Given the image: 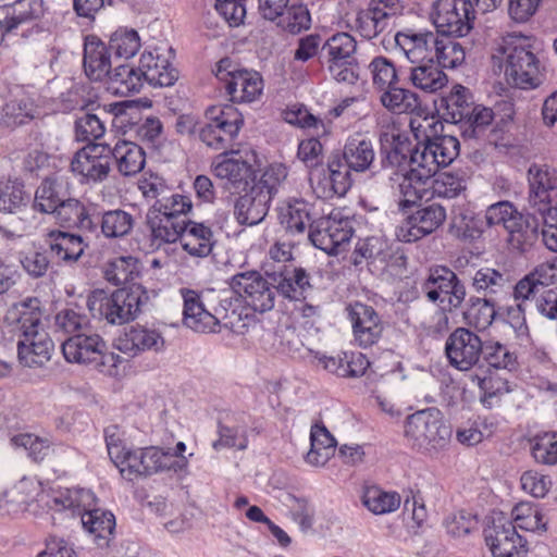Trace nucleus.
<instances>
[{"label":"nucleus","mask_w":557,"mask_h":557,"mask_svg":"<svg viewBox=\"0 0 557 557\" xmlns=\"http://www.w3.org/2000/svg\"><path fill=\"white\" fill-rule=\"evenodd\" d=\"M391 255V248L387 242L377 236H369L360 238L352 251V264L358 267L366 262L368 265L376 262L383 263L387 261Z\"/></svg>","instance_id":"45"},{"label":"nucleus","mask_w":557,"mask_h":557,"mask_svg":"<svg viewBox=\"0 0 557 557\" xmlns=\"http://www.w3.org/2000/svg\"><path fill=\"white\" fill-rule=\"evenodd\" d=\"M410 81L413 86L426 92H436L448 82L446 74L434 63L432 58L418 66L411 67Z\"/></svg>","instance_id":"49"},{"label":"nucleus","mask_w":557,"mask_h":557,"mask_svg":"<svg viewBox=\"0 0 557 557\" xmlns=\"http://www.w3.org/2000/svg\"><path fill=\"white\" fill-rule=\"evenodd\" d=\"M433 40V32H414L408 29L399 32L395 36L397 46L401 48L406 57L412 62L426 59L425 42Z\"/></svg>","instance_id":"53"},{"label":"nucleus","mask_w":557,"mask_h":557,"mask_svg":"<svg viewBox=\"0 0 557 557\" xmlns=\"http://www.w3.org/2000/svg\"><path fill=\"white\" fill-rule=\"evenodd\" d=\"M141 268L143 264L136 257H117L107 263L104 278L116 286L129 284L140 275Z\"/></svg>","instance_id":"48"},{"label":"nucleus","mask_w":557,"mask_h":557,"mask_svg":"<svg viewBox=\"0 0 557 557\" xmlns=\"http://www.w3.org/2000/svg\"><path fill=\"white\" fill-rule=\"evenodd\" d=\"M114 55L100 38L87 35L84 40L83 65L90 81L102 82L111 74L112 66L116 65Z\"/></svg>","instance_id":"19"},{"label":"nucleus","mask_w":557,"mask_h":557,"mask_svg":"<svg viewBox=\"0 0 557 557\" xmlns=\"http://www.w3.org/2000/svg\"><path fill=\"white\" fill-rule=\"evenodd\" d=\"M515 521L517 524L509 520H498L484 529V540L493 557H513L515 554L528 553L527 540L517 532V527L524 530L532 527L523 523L524 518L520 515H516Z\"/></svg>","instance_id":"8"},{"label":"nucleus","mask_w":557,"mask_h":557,"mask_svg":"<svg viewBox=\"0 0 557 557\" xmlns=\"http://www.w3.org/2000/svg\"><path fill=\"white\" fill-rule=\"evenodd\" d=\"M184 298L183 322L198 333H215L220 320L205 308L200 295L193 289H182Z\"/></svg>","instance_id":"26"},{"label":"nucleus","mask_w":557,"mask_h":557,"mask_svg":"<svg viewBox=\"0 0 557 557\" xmlns=\"http://www.w3.org/2000/svg\"><path fill=\"white\" fill-rule=\"evenodd\" d=\"M61 348L66 361L89 366L100 349H107V344L98 334L77 333L65 339Z\"/></svg>","instance_id":"28"},{"label":"nucleus","mask_w":557,"mask_h":557,"mask_svg":"<svg viewBox=\"0 0 557 557\" xmlns=\"http://www.w3.org/2000/svg\"><path fill=\"white\" fill-rule=\"evenodd\" d=\"M481 358L487 367V371L491 370H507L513 371L518 367V357L515 351H511L509 347L497 341L483 342Z\"/></svg>","instance_id":"47"},{"label":"nucleus","mask_w":557,"mask_h":557,"mask_svg":"<svg viewBox=\"0 0 557 557\" xmlns=\"http://www.w3.org/2000/svg\"><path fill=\"white\" fill-rule=\"evenodd\" d=\"M48 250L66 264L77 262L88 245L81 235L61 230H51L45 236Z\"/></svg>","instance_id":"27"},{"label":"nucleus","mask_w":557,"mask_h":557,"mask_svg":"<svg viewBox=\"0 0 557 557\" xmlns=\"http://www.w3.org/2000/svg\"><path fill=\"white\" fill-rule=\"evenodd\" d=\"M29 196L24 184L17 180L0 182V211L16 213L27 206Z\"/></svg>","instance_id":"59"},{"label":"nucleus","mask_w":557,"mask_h":557,"mask_svg":"<svg viewBox=\"0 0 557 557\" xmlns=\"http://www.w3.org/2000/svg\"><path fill=\"white\" fill-rule=\"evenodd\" d=\"M164 347L165 341L158 330L139 324L131 326L117 341V349L132 357L145 351L160 352Z\"/></svg>","instance_id":"25"},{"label":"nucleus","mask_w":557,"mask_h":557,"mask_svg":"<svg viewBox=\"0 0 557 557\" xmlns=\"http://www.w3.org/2000/svg\"><path fill=\"white\" fill-rule=\"evenodd\" d=\"M529 203L537 213L552 207L553 194L557 195V171L547 165L532 164L528 170Z\"/></svg>","instance_id":"15"},{"label":"nucleus","mask_w":557,"mask_h":557,"mask_svg":"<svg viewBox=\"0 0 557 557\" xmlns=\"http://www.w3.org/2000/svg\"><path fill=\"white\" fill-rule=\"evenodd\" d=\"M112 154L108 144L89 143L74 154L71 170L86 182H103L111 171Z\"/></svg>","instance_id":"10"},{"label":"nucleus","mask_w":557,"mask_h":557,"mask_svg":"<svg viewBox=\"0 0 557 557\" xmlns=\"http://www.w3.org/2000/svg\"><path fill=\"white\" fill-rule=\"evenodd\" d=\"M140 48V38L135 29H119L114 32L109 40L114 61L120 59H129L136 54Z\"/></svg>","instance_id":"62"},{"label":"nucleus","mask_w":557,"mask_h":557,"mask_svg":"<svg viewBox=\"0 0 557 557\" xmlns=\"http://www.w3.org/2000/svg\"><path fill=\"white\" fill-rule=\"evenodd\" d=\"M372 85L379 92L401 82L395 64L386 57H375L369 64Z\"/></svg>","instance_id":"60"},{"label":"nucleus","mask_w":557,"mask_h":557,"mask_svg":"<svg viewBox=\"0 0 557 557\" xmlns=\"http://www.w3.org/2000/svg\"><path fill=\"white\" fill-rule=\"evenodd\" d=\"M149 295L141 284L117 288L112 293L94 289L87 297V308L94 318L111 325H123L138 318Z\"/></svg>","instance_id":"1"},{"label":"nucleus","mask_w":557,"mask_h":557,"mask_svg":"<svg viewBox=\"0 0 557 557\" xmlns=\"http://www.w3.org/2000/svg\"><path fill=\"white\" fill-rule=\"evenodd\" d=\"M341 156L355 172L362 173L371 171L372 174L379 172L374 164L375 151L370 139L360 137L349 138Z\"/></svg>","instance_id":"38"},{"label":"nucleus","mask_w":557,"mask_h":557,"mask_svg":"<svg viewBox=\"0 0 557 557\" xmlns=\"http://www.w3.org/2000/svg\"><path fill=\"white\" fill-rule=\"evenodd\" d=\"M187 220H176L173 213H162L156 209H148L146 224L153 242L172 244L180 239L186 228Z\"/></svg>","instance_id":"35"},{"label":"nucleus","mask_w":557,"mask_h":557,"mask_svg":"<svg viewBox=\"0 0 557 557\" xmlns=\"http://www.w3.org/2000/svg\"><path fill=\"white\" fill-rule=\"evenodd\" d=\"M432 188L434 195L438 197L456 198L467 188V174L462 170L437 173Z\"/></svg>","instance_id":"58"},{"label":"nucleus","mask_w":557,"mask_h":557,"mask_svg":"<svg viewBox=\"0 0 557 557\" xmlns=\"http://www.w3.org/2000/svg\"><path fill=\"white\" fill-rule=\"evenodd\" d=\"M400 0H371L363 16L359 18L364 36L372 38L381 34L387 26V20L403 13Z\"/></svg>","instance_id":"29"},{"label":"nucleus","mask_w":557,"mask_h":557,"mask_svg":"<svg viewBox=\"0 0 557 557\" xmlns=\"http://www.w3.org/2000/svg\"><path fill=\"white\" fill-rule=\"evenodd\" d=\"M357 42L348 33H337L327 38L321 46L320 63L327 70H334L338 65L349 63L356 59Z\"/></svg>","instance_id":"31"},{"label":"nucleus","mask_w":557,"mask_h":557,"mask_svg":"<svg viewBox=\"0 0 557 557\" xmlns=\"http://www.w3.org/2000/svg\"><path fill=\"white\" fill-rule=\"evenodd\" d=\"M276 25L282 29L296 35L306 30L311 25L309 10L304 4H292L277 17Z\"/></svg>","instance_id":"64"},{"label":"nucleus","mask_w":557,"mask_h":557,"mask_svg":"<svg viewBox=\"0 0 557 557\" xmlns=\"http://www.w3.org/2000/svg\"><path fill=\"white\" fill-rule=\"evenodd\" d=\"M434 106L446 122L459 124L473 112L475 103L470 89L457 84L448 94L434 99Z\"/></svg>","instance_id":"24"},{"label":"nucleus","mask_w":557,"mask_h":557,"mask_svg":"<svg viewBox=\"0 0 557 557\" xmlns=\"http://www.w3.org/2000/svg\"><path fill=\"white\" fill-rule=\"evenodd\" d=\"M352 169L342 158L341 152H332L327 158L325 177L329 186V195L343 197L352 186V178L350 172Z\"/></svg>","instance_id":"43"},{"label":"nucleus","mask_w":557,"mask_h":557,"mask_svg":"<svg viewBox=\"0 0 557 557\" xmlns=\"http://www.w3.org/2000/svg\"><path fill=\"white\" fill-rule=\"evenodd\" d=\"M472 287L483 297L500 299L511 293V282L508 276L492 268L479 269L472 277Z\"/></svg>","instance_id":"41"},{"label":"nucleus","mask_w":557,"mask_h":557,"mask_svg":"<svg viewBox=\"0 0 557 557\" xmlns=\"http://www.w3.org/2000/svg\"><path fill=\"white\" fill-rule=\"evenodd\" d=\"M36 108L28 99H12L2 107L0 125L7 129H15L30 123L35 119Z\"/></svg>","instance_id":"50"},{"label":"nucleus","mask_w":557,"mask_h":557,"mask_svg":"<svg viewBox=\"0 0 557 557\" xmlns=\"http://www.w3.org/2000/svg\"><path fill=\"white\" fill-rule=\"evenodd\" d=\"M234 205V215L238 224L255 226L268 215L272 199L261 189L249 186Z\"/></svg>","instance_id":"21"},{"label":"nucleus","mask_w":557,"mask_h":557,"mask_svg":"<svg viewBox=\"0 0 557 557\" xmlns=\"http://www.w3.org/2000/svg\"><path fill=\"white\" fill-rule=\"evenodd\" d=\"M404 434L412 448L436 453L449 444L451 428L445 423L438 409L428 408L407 417Z\"/></svg>","instance_id":"3"},{"label":"nucleus","mask_w":557,"mask_h":557,"mask_svg":"<svg viewBox=\"0 0 557 557\" xmlns=\"http://www.w3.org/2000/svg\"><path fill=\"white\" fill-rule=\"evenodd\" d=\"M53 341L47 332L33 333V336L17 342V356L25 367H42L51 359Z\"/></svg>","instance_id":"33"},{"label":"nucleus","mask_w":557,"mask_h":557,"mask_svg":"<svg viewBox=\"0 0 557 557\" xmlns=\"http://www.w3.org/2000/svg\"><path fill=\"white\" fill-rule=\"evenodd\" d=\"M483 342L470 329H455L445 342V355L451 367L459 371H469L480 363Z\"/></svg>","instance_id":"9"},{"label":"nucleus","mask_w":557,"mask_h":557,"mask_svg":"<svg viewBox=\"0 0 557 557\" xmlns=\"http://www.w3.org/2000/svg\"><path fill=\"white\" fill-rule=\"evenodd\" d=\"M61 184L57 180L47 177L38 186L35 193L33 208L40 213H53L59 203L65 198L61 195Z\"/></svg>","instance_id":"57"},{"label":"nucleus","mask_w":557,"mask_h":557,"mask_svg":"<svg viewBox=\"0 0 557 557\" xmlns=\"http://www.w3.org/2000/svg\"><path fill=\"white\" fill-rule=\"evenodd\" d=\"M379 145L380 169L407 171L414 144L406 132L396 127L383 129Z\"/></svg>","instance_id":"11"},{"label":"nucleus","mask_w":557,"mask_h":557,"mask_svg":"<svg viewBox=\"0 0 557 557\" xmlns=\"http://www.w3.org/2000/svg\"><path fill=\"white\" fill-rule=\"evenodd\" d=\"M112 158L119 172L124 176H133L139 173L146 164L144 149L135 143L119 140L112 148Z\"/></svg>","instance_id":"42"},{"label":"nucleus","mask_w":557,"mask_h":557,"mask_svg":"<svg viewBox=\"0 0 557 557\" xmlns=\"http://www.w3.org/2000/svg\"><path fill=\"white\" fill-rule=\"evenodd\" d=\"M541 221L534 213L519 212L507 226L508 242L520 252L529 251L537 242Z\"/></svg>","instance_id":"30"},{"label":"nucleus","mask_w":557,"mask_h":557,"mask_svg":"<svg viewBox=\"0 0 557 557\" xmlns=\"http://www.w3.org/2000/svg\"><path fill=\"white\" fill-rule=\"evenodd\" d=\"M111 111L114 115L113 126L122 128L124 133L127 132V128L129 131L135 128L138 136L150 143H153L162 133L163 125L158 117L148 116L139 124L140 107L136 101L125 100L114 103Z\"/></svg>","instance_id":"13"},{"label":"nucleus","mask_w":557,"mask_h":557,"mask_svg":"<svg viewBox=\"0 0 557 557\" xmlns=\"http://www.w3.org/2000/svg\"><path fill=\"white\" fill-rule=\"evenodd\" d=\"M44 0H14L0 5V32L2 36L20 26L39 22L46 13Z\"/></svg>","instance_id":"17"},{"label":"nucleus","mask_w":557,"mask_h":557,"mask_svg":"<svg viewBox=\"0 0 557 557\" xmlns=\"http://www.w3.org/2000/svg\"><path fill=\"white\" fill-rule=\"evenodd\" d=\"M498 300L495 297L471 296L462 311L463 320L478 330L487 329L502 312L503 307L498 306Z\"/></svg>","instance_id":"37"},{"label":"nucleus","mask_w":557,"mask_h":557,"mask_svg":"<svg viewBox=\"0 0 557 557\" xmlns=\"http://www.w3.org/2000/svg\"><path fill=\"white\" fill-rule=\"evenodd\" d=\"M82 499L88 500L83 504V511H79L83 528L94 536V542L99 547H109L115 530L114 515L108 510L92 508L91 502L96 500V496L90 491H82Z\"/></svg>","instance_id":"16"},{"label":"nucleus","mask_w":557,"mask_h":557,"mask_svg":"<svg viewBox=\"0 0 557 557\" xmlns=\"http://www.w3.org/2000/svg\"><path fill=\"white\" fill-rule=\"evenodd\" d=\"M267 274L276 282L278 294L293 301L305 300L307 290L312 288L309 273L294 264H280L273 272L267 271Z\"/></svg>","instance_id":"20"},{"label":"nucleus","mask_w":557,"mask_h":557,"mask_svg":"<svg viewBox=\"0 0 557 557\" xmlns=\"http://www.w3.org/2000/svg\"><path fill=\"white\" fill-rule=\"evenodd\" d=\"M422 290L431 302H437L441 310L454 312L461 308L467 292L458 275L446 265L430 268L429 275L422 284Z\"/></svg>","instance_id":"5"},{"label":"nucleus","mask_w":557,"mask_h":557,"mask_svg":"<svg viewBox=\"0 0 557 557\" xmlns=\"http://www.w3.org/2000/svg\"><path fill=\"white\" fill-rule=\"evenodd\" d=\"M52 214L63 227H76L89 233L98 230L96 208L87 207L76 198L64 199Z\"/></svg>","instance_id":"22"},{"label":"nucleus","mask_w":557,"mask_h":557,"mask_svg":"<svg viewBox=\"0 0 557 557\" xmlns=\"http://www.w3.org/2000/svg\"><path fill=\"white\" fill-rule=\"evenodd\" d=\"M184 251L191 257H208L216 244L211 227L201 222L187 220L186 228L180 237Z\"/></svg>","instance_id":"34"},{"label":"nucleus","mask_w":557,"mask_h":557,"mask_svg":"<svg viewBox=\"0 0 557 557\" xmlns=\"http://www.w3.org/2000/svg\"><path fill=\"white\" fill-rule=\"evenodd\" d=\"M504 63L508 85L522 90H532L544 82L541 62L533 52L531 38L521 34H509L498 48Z\"/></svg>","instance_id":"2"},{"label":"nucleus","mask_w":557,"mask_h":557,"mask_svg":"<svg viewBox=\"0 0 557 557\" xmlns=\"http://www.w3.org/2000/svg\"><path fill=\"white\" fill-rule=\"evenodd\" d=\"M277 219L284 230L290 235L304 234L307 226L313 222L311 205L305 200H294L281 206Z\"/></svg>","instance_id":"40"},{"label":"nucleus","mask_w":557,"mask_h":557,"mask_svg":"<svg viewBox=\"0 0 557 557\" xmlns=\"http://www.w3.org/2000/svg\"><path fill=\"white\" fill-rule=\"evenodd\" d=\"M98 216V225L100 224L101 233L106 238H120L128 235L134 225L135 218L127 211L114 209L106 211Z\"/></svg>","instance_id":"52"},{"label":"nucleus","mask_w":557,"mask_h":557,"mask_svg":"<svg viewBox=\"0 0 557 557\" xmlns=\"http://www.w3.org/2000/svg\"><path fill=\"white\" fill-rule=\"evenodd\" d=\"M348 319L352 325L356 343L369 348L382 337L384 323L372 306L356 301L347 307Z\"/></svg>","instance_id":"14"},{"label":"nucleus","mask_w":557,"mask_h":557,"mask_svg":"<svg viewBox=\"0 0 557 557\" xmlns=\"http://www.w3.org/2000/svg\"><path fill=\"white\" fill-rule=\"evenodd\" d=\"M160 50V47H156L141 53L138 64L139 76L152 87H170L178 79V71Z\"/></svg>","instance_id":"18"},{"label":"nucleus","mask_w":557,"mask_h":557,"mask_svg":"<svg viewBox=\"0 0 557 557\" xmlns=\"http://www.w3.org/2000/svg\"><path fill=\"white\" fill-rule=\"evenodd\" d=\"M42 311L37 297H28L14 304L5 314V321L13 325L23 338L33 336V333L45 332L41 323Z\"/></svg>","instance_id":"23"},{"label":"nucleus","mask_w":557,"mask_h":557,"mask_svg":"<svg viewBox=\"0 0 557 557\" xmlns=\"http://www.w3.org/2000/svg\"><path fill=\"white\" fill-rule=\"evenodd\" d=\"M205 115L208 121L215 122L235 138L244 125L243 114L233 104L210 106Z\"/></svg>","instance_id":"55"},{"label":"nucleus","mask_w":557,"mask_h":557,"mask_svg":"<svg viewBox=\"0 0 557 557\" xmlns=\"http://www.w3.org/2000/svg\"><path fill=\"white\" fill-rule=\"evenodd\" d=\"M104 119L91 110H86L75 121V138L78 141L94 143L104 135Z\"/></svg>","instance_id":"61"},{"label":"nucleus","mask_w":557,"mask_h":557,"mask_svg":"<svg viewBox=\"0 0 557 557\" xmlns=\"http://www.w3.org/2000/svg\"><path fill=\"white\" fill-rule=\"evenodd\" d=\"M214 74L233 103L252 102L263 90V79L258 72L242 69L230 58L216 63Z\"/></svg>","instance_id":"4"},{"label":"nucleus","mask_w":557,"mask_h":557,"mask_svg":"<svg viewBox=\"0 0 557 557\" xmlns=\"http://www.w3.org/2000/svg\"><path fill=\"white\" fill-rule=\"evenodd\" d=\"M214 175L221 180H225L230 188L235 190H246L253 184L256 172L252 165L239 158H225L214 164Z\"/></svg>","instance_id":"32"},{"label":"nucleus","mask_w":557,"mask_h":557,"mask_svg":"<svg viewBox=\"0 0 557 557\" xmlns=\"http://www.w3.org/2000/svg\"><path fill=\"white\" fill-rule=\"evenodd\" d=\"M230 286L243 302L256 312L264 313L274 308L278 289L276 282L267 273L263 276L256 270L239 272L232 276Z\"/></svg>","instance_id":"6"},{"label":"nucleus","mask_w":557,"mask_h":557,"mask_svg":"<svg viewBox=\"0 0 557 557\" xmlns=\"http://www.w3.org/2000/svg\"><path fill=\"white\" fill-rule=\"evenodd\" d=\"M494 121V112L492 109L483 106H474L473 112L461 121V135L466 139H480L485 136L486 131Z\"/></svg>","instance_id":"54"},{"label":"nucleus","mask_w":557,"mask_h":557,"mask_svg":"<svg viewBox=\"0 0 557 557\" xmlns=\"http://www.w3.org/2000/svg\"><path fill=\"white\" fill-rule=\"evenodd\" d=\"M484 230L483 215L466 208H459L453 212L448 226L450 236L469 243L479 239Z\"/></svg>","instance_id":"36"},{"label":"nucleus","mask_w":557,"mask_h":557,"mask_svg":"<svg viewBox=\"0 0 557 557\" xmlns=\"http://www.w3.org/2000/svg\"><path fill=\"white\" fill-rule=\"evenodd\" d=\"M138 66L116 63L111 74L108 76V89L117 96H128L138 92L143 85V78L139 76Z\"/></svg>","instance_id":"44"},{"label":"nucleus","mask_w":557,"mask_h":557,"mask_svg":"<svg viewBox=\"0 0 557 557\" xmlns=\"http://www.w3.org/2000/svg\"><path fill=\"white\" fill-rule=\"evenodd\" d=\"M457 37L444 34V40L435 54L440 67L456 69L465 62L466 46L465 42L458 41Z\"/></svg>","instance_id":"63"},{"label":"nucleus","mask_w":557,"mask_h":557,"mask_svg":"<svg viewBox=\"0 0 557 557\" xmlns=\"http://www.w3.org/2000/svg\"><path fill=\"white\" fill-rule=\"evenodd\" d=\"M96 96L91 94V88L86 84H75L67 91L61 95V107L65 112L74 110H99L103 116H108L109 113L100 108V104L96 101Z\"/></svg>","instance_id":"51"},{"label":"nucleus","mask_w":557,"mask_h":557,"mask_svg":"<svg viewBox=\"0 0 557 557\" xmlns=\"http://www.w3.org/2000/svg\"><path fill=\"white\" fill-rule=\"evenodd\" d=\"M382 106L395 114L414 112L421 107L419 96L399 84L380 92Z\"/></svg>","instance_id":"46"},{"label":"nucleus","mask_w":557,"mask_h":557,"mask_svg":"<svg viewBox=\"0 0 557 557\" xmlns=\"http://www.w3.org/2000/svg\"><path fill=\"white\" fill-rule=\"evenodd\" d=\"M362 503L374 515H384L397 510L401 498L397 492H385L380 487L372 486L366 488Z\"/></svg>","instance_id":"56"},{"label":"nucleus","mask_w":557,"mask_h":557,"mask_svg":"<svg viewBox=\"0 0 557 557\" xmlns=\"http://www.w3.org/2000/svg\"><path fill=\"white\" fill-rule=\"evenodd\" d=\"M446 220V210L438 203L420 207L396 227V237L414 243L435 232Z\"/></svg>","instance_id":"12"},{"label":"nucleus","mask_w":557,"mask_h":557,"mask_svg":"<svg viewBox=\"0 0 557 557\" xmlns=\"http://www.w3.org/2000/svg\"><path fill=\"white\" fill-rule=\"evenodd\" d=\"M431 16L438 33L465 37L473 27L474 10L470 0H436Z\"/></svg>","instance_id":"7"},{"label":"nucleus","mask_w":557,"mask_h":557,"mask_svg":"<svg viewBox=\"0 0 557 557\" xmlns=\"http://www.w3.org/2000/svg\"><path fill=\"white\" fill-rule=\"evenodd\" d=\"M409 161V178L416 180V183L421 184H425L428 180L435 176L442 166L425 139L414 144Z\"/></svg>","instance_id":"39"}]
</instances>
